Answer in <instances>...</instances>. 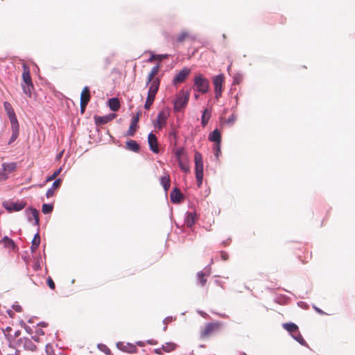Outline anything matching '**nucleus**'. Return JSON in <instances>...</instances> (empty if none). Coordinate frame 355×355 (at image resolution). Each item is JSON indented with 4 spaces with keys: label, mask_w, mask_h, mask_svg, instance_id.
<instances>
[{
    "label": "nucleus",
    "mask_w": 355,
    "mask_h": 355,
    "mask_svg": "<svg viewBox=\"0 0 355 355\" xmlns=\"http://www.w3.org/2000/svg\"><path fill=\"white\" fill-rule=\"evenodd\" d=\"M220 257L223 261H227L229 258L228 254L225 251L220 252Z\"/></svg>",
    "instance_id": "nucleus-41"
},
{
    "label": "nucleus",
    "mask_w": 355,
    "mask_h": 355,
    "mask_svg": "<svg viewBox=\"0 0 355 355\" xmlns=\"http://www.w3.org/2000/svg\"><path fill=\"white\" fill-rule=\"evenodd\" d=\"M3 207L9 212L19 211L23 209L26 206V202L23 201L19 202H5L3 204Z\"/></svg>",
    "instance_id": "nucleus-9"
},
{
    "label": "nucleus",
    "mask_w": 355,
    "mask_h": 355,
    "mask_svg": "<svg viewBox=\"0 0 355 355\" xmlns=\"http://www.w3.org/2000/svg\"><path fill=\"white\" fill-rule=\"evenodd\" d=\"M211 116V111L209 109H205L202 115L201 123L203 127L207 125L208 121Z\"/></svg>",
    "instance_id": "nucleus-26"
},
{
    "label": "nucleus",
    "mask_w": 355,
    "mask_h": 355,
    "mask_svg": "<svg viewBox=\"0 0 355 355\" xmlns=\"http://www.w3.org/2000/svg\"><path fill=\"white\" fill-rule=\"evenodd\" d=\"M148 343L151 344V345H156L157 344V341H155L154 340H148Z\"/></svg>",
    "instance_id": "nucleus-46"
},
{
    "label": "nucleus",
    "mask_w": 355,
    "mask_h": 355,
    "mask_svg": "<svg viewBox=\"0 0 355 355\" xmlns=\"http://www.w3.org/2000/svg\"><path fill=\"white\" fill-rule=\"evenodd\" d=\"M4 109L9 117L10 123H17V119L11 104L7 101L3 103Z\"/></svg>",
    "instance_id": "nucleus-13"
},
{
    "label": "nucleus",
    "mask_w": 355,
    "mask_h": 355,
    "mask_svg": "<svg viewBox=\"0 0 355 355\" xmlns=\"http://www.w3.org/2000/svg\"><path fill=\"white\" fill-rule=\"evenodd\" d=\"M237 119V114L232 113V115L225 121L229 125H233Z\"/></svg>",
    "instance_id": "nucleus-35"
},
{
    "label": "nucleus",
    "mask_w": 355,
    "mask_h": 355,
    "mask_svg": "<svg viewBox=\"0 0 355 355\" xmlns=\"http://www.w3.org/2000/svg\"><path fill=\"white\" fill-rule=\"evenodd\" d=\"M137 347L135 346L130 345V350H128V352H130V353H135V352H137Z\"/></svg>",
    "instance_id": "nucleus-44"
},
{
    "label": "nucleus",
    "mask_w": 355,
    "mask_h": 355,
    "mask_svg": "<svg viewBox=\"0 0 355 355\" xmlns=\"http://www.w3.org/2000/svg\"><path fill=\"white\" fill-rule=\"evenodd\" d=\"M54 191L55 190H53V189H51V188L49 189H48L46 191V197L49 198L53 196Z\"/></svg>",
    "instance_id": "nucleus-42"
},
{
    "label": "nucleus",
    "mask_w": 355,
    "mask_h": 355,
    "mask_svg": "<svg viewBox=\"0 0 355 355\" xmlns=\"http://www.w3.org/2000/svg\"><path fill=\"white\" fill-rule=\"evenodd\" d=\"M155 352L157 354H161V349H156L155 350Z\"/></svg>",
    "instance_id": "nucleus-47"
},
{
    "label": "nucleus",
    "mask_w": 355,
    "mask_h": 355,
    "mask_svg": "<svg viewBox=\"0 0 355 355\" xmlns=\"http://www.w3.org/2000/svg\"><path fill=\"white\" fill-rule=\"evenodd\" d=\"M62 168H60L55 170L51 176H49L46 179V182H50L55 180L60 173Z\"/></svg>",
    "instance_id": "nucleus-36"
},
{
    "label": "nucleus",
    "mask_w": 355,
    "mask_h": 355,
    "mask_svg": "<svg viewBox=\"0 0 355 355\" xmlns=\"http://www.w3.org/2000/svg\"><path fill=\"white\" fill-rule=\"evenodd\" d=\"M90 101V92L88 87H85L80 94V112L83 114L85 111L87 105Z\"/></svg>",
    "instance_id": "nucleus-8"
},
{
    "label": "nucleus",
    "mask_w": 355,
    "mask_h": 355,
    "mask_svg": "<svg viewBox=\"0 0 355 355\" xmlns=\"http://www.w3.org/2000/svg\"><path fill=\"white\" fill-rule=\"evenodd\" d=\"M197 219L196 214L194 212H189L187 214L185 224L187 227H191L196 223Z\"/></svg>",
    "instance_id": "nucleus-21"
},
{
    "label": "nucleus",
    "mask_w": 355,
    "mask_h": 355,
    "mask_svg": "<svg viewBox=\"0 0 355 355\" xmlns=\"http://www.w3.org/2000/svg\"><path fill=\"white\" fill-rule=\"evenodd\" d=\"M30 211L32 215V217L33 218V219L35 220V225H38L39 222H40L38 211L36 209L31 208V209H30Z\"/></svg>",
    "instance_id": "nucleus-32"
},
{
    "label": "nucleus",
    "mask_w": 355,
    "mask_h": 355,
    "mask_svg": "<svg viewBox=\"0 0 355 355\" xmlns=\"http://www.w3.org/2000/svg\"><path fill=\"white\" fill-rule=\"evenodd\" d=\"M171 135H174V137H175V132H171Z\"/></svg>",
    "instance_id": "nucleus-48"
},
{
    "label": "nucleus",
    "mask_w": 355,
    "mask_h": 355,
    "mask_svg": "<svg viewBox=\"0 0 355 355\" xmlns=\"http://www.w3.org/2000/svg\"><path fill=\"white\" fill-rule=\"evenodd\" d=\"M40 244V236L39 234H36L32 240L31 250L35 252Z\"/></svg>",
    "instance_id": "nucleus-28"
},
{
    "label": "nucleus",
    "mask_w": 355,
    "mask_h": 355,
    "mask_svg": "<svg viewBox=\"0 0 355 355\" xmlns=\"http://www.w3.org/2000/svg\"><path fill=\"white\" fill-rule=\"evenodd\" d=\"M8 179V175L4 171H0V180H6Z\"/></svg>",
    "instance_id": "nucleus-43"
},
{
    "label": "nucleus",
    "mask_w": 355,
    "mask_h": 355,
    "mask_svg": "<svg viewBox=\"0 0 355 355\" xmlns=\"http://www.w3.org/2000/svg\"><path fill=\"white\" fill-rule=\"evenodd\" d=\"M160 69V64H158L153 67L148 75L146 85L149 86L148 96L144 105L146 110H150L153 105L155 95L159 90L160 85V78L157 77Z\"/></svg>",
    "instance_id": "nucleus-1"
},
{
    "label": "nucleus",
    "mask_w": 355,
    "mask_h": 355,
    "mask_svg": "<svg viewBox=\"0 0 355 355\" xmlns=\"http://www.w3.org/2000/svg\"><path fill=\"white\" fill-rule=\"evenodd\" d=\"M22 83L21 84L23 92L29 98L31 97L34 86L31 77L30 69L26 64H23Z\"/></svg>",
    "instance_id": "nucleus-3"
},
{
    "label": "nucleus",
    "mask_w": 355,
    "mask_h": 355,
    "mask_svg": "<svg viewBox=\"0 0 355 355\" xmlns=\"http://www.w3.org/2000/svg\"><path fill=\"white\" fill-rule=\"evenodd\" d=\"M1 243H3V246L9 250L15 251L17 248L13 240L6 236L1 239Z\"/></svg>",
    "instance_id": "nucleus-18"
},
{
    "label": "nucleus",
    "mask_w": 355,
    "mask_h": 355,
    "mask_svg": "<svg viewBox=\"0 0 355 355\" xmlns=\"http://www.w3.org/2000/svg\"><path fill=\"white\" fill-rule=\"evenodd\" d=\"M209 139L215 144H220L221 142V135L218 129H215L209 136Z\"/></svg>",
    "instance_id": "nucleus-23"
},
{
    "label": "nucleus",
    "mask_w": 355,
    "mask_h": 355,
    "mask_svg": "<svg viewBox=\"0 0 355 355\" xmlns=\"http://www.w3.org/2000/svg\"><path fill=\"white\" fill-rule=\"evenodd\" d=\"M11 124L12 135L10 139V143L13 142L19 136V123H14Z\"/></svg>",
    "instance_id": "nucleus-22"
},
{
    "label": "nucleus",
    "mask_w": 355,
    "mask_h": 355,
    "mask_svg": "<svg viewBox=\"0 0 355 355\" xmlns=\"http://www.w3.org/2000/svg\"><path fill=\"white\" fill-rule=\"evenodd\" d=\"M168 58V54H163V55L152 54L151 56L148 58V62H153L154 60H158L160 62L163 59Z\"/></svg>",
    "instance_id": "nucleus-29"
},
{
    "label": "nucleus",
    "mask_w": 355,
    "mask_h": 355,
    "mask_svg": "<svg viewBox=\"0 0 355 355\" xmlns=\"http://www.w3.org/2000/svg\"><path fill=\"white\" fill-rule=\"evenodd\" d=\"M189 73L190 69L187 68H184L180 71H179L178 73L175 76L173 80V83L178 84L182 83L189 76Z\"/></svg>",
    "instance_id": "nucleus-15"
},
{
    "label": "nucleus",
    "mask_w": 355,
    "mask_h": 355,
    "mask_svg": "<svg viewBox=\"0 0 355 355\" xmlns=\"http://www.w3.org/2000/svg\"><path fill=\"white\" fill-rule=\"evenodd\" d=\"M207 275H209V274H207L202 271L198 272L197 277L200 286H203L205 285L207 282V279L205 278V277Z\"/></svg>",
    "instance_id": "nucleus-30"
},
{
    "label": "nucleus",
    "mask_w": 355,
    "mask_h": 355,
    "mask_svg": "<svg viewBox=\"0 0 355 355\" xmlns=\"http://www.w3.org/2000/svg\"><path fill=\"white\" fill-rule=\"evenodd\" d=\"M177 347V345L174 343H166L162 346V349L166 352H171L175 350Z\"/></svg>",
    "instance_id": "nucleus-31"
},
{
    "label": "nucleus",
    "mask_w": 355,
    "mask_h": 355,
    "mask_svg": "<svg viewBox=\"0 0 355 355\" xmlns=\"http://www.w3.org/2000/svg\"><path fill=\"white\" fill-rule=\"evenodd\" d=\"M141 115V112L140 111H139L136 113V115L133 117L132 122L130 123V125L129 127V129L127 132L128 136L132 137V136L135 135V134L137 131V129L138 128L137 123H138V121L139 120Z\"/></svg>",
    "instance_id": "nucleus-12"
},
{
    "label": "nucleus",
    "mask_w": 355,
    "mask_h": 355,
    "mask_svg": "<svg viewBox=\"0 0 355 355\" xmlns=\"http://www.w3.org/2000/svg\"><path fill=\"white\" fill-rule=\"evenodd\" d=\"M187 40H194L195 37L189 32L182 31L181 33L177 35V37L174 40V42L182 43Z\"/></svg>",
    "instance_id": "nucleus-17"
},
{
    "label": "nucleus",
    "mask_w": 355,
    "mask_h": 355,
    "mask_svg": "<svg viewBox=\"0 0 355 355\" xmlns=\"http://www.w3.org/2000/svg\"><path fill=\"white\" fill-rule=\"evenodd\" d=\"M53 209V205L51 204H43L42 205V212L44 214H50Z\"/></svg>",
    "instance_id": "nucleus-33"
},
{
    "label": "nucleus",
    "mask_w": 355,
    "mask_h": 355,
    "mask_svg": "<svg viewBox=\"0 0 355 355\" xmlns=\"http://www.w3.org/2000/svg\"><path fill=\"white\" fill-rule=\"evenodd\" d=\"M175 157L178 159V162L182 160V157L184 155V150L182 148H179L176 150L175 153Z\"/></svg>",
    "instance_id": "nucleus-34"
},
{
    "label": "nucleus",
    "mask_w": 355,
    "mask_h": 355,
    "mask_svg": "<svg viewBox=\"0 0 355 355\" xmlns=\"http://www.w3.org/2000/svg\"><path fill=\"white\" fill-rule=\"evenodd\" d=\"M189 98V95L187 93L182 92L176 98L174 104V109L180 111L182 108L184 107Z\"/></svg>",
    "instance_id": "nucleus-10"
},
{
    "label": "nucleus",
    "mask_w": 355,
    "mask_h": 355,
    "mask_svg": "<svg viewBox=\"0 0 355 355\" xmlns=\"http://www.w3.org/2000/svg\"><path fill=\"white\" fill-rule=\"evenodd\" d=\"M148 142L150 149L155 153H158L159 150L158 148L157 139L153 133H150L148 136Z\"/></svg>",
    "instance_id": "nucleus-14"
},
{
    "label": "nucleus",
    "mask_w": 355,
    "mask_h": 355,
    "mask_svg": "<svg viewBox=\"0 0 355 355\" xmlns=\"http://www.w3.org/2000/svg\"><path fill=\"white\" fill-rule=\"evenodd\" d=\"M168 119V113L164 111H161L158 113L156 120L154 122V125L158 130H162L166 124Z\"/></svg>",
    "instance_id": "nucleus-11"
},
{
    "label": "nucleus",
    "mask_w": 355,
    "mask_h": 355,
    "mask_svg": "<svg viewBox=\"0 0 355 355\" xmlns=\"http://www.w3.org/2000/svg\"><path fill=\"white\" fill-rule=\"evenodd\" d=\"M36 332L39 335H44V331L41 329H38Z\"/></svg>",
    "instance_id": "nucleus-45"
},
{
    "label": "nucleus",
    "mask_w": 355,
    "mask_h": 355,
    "mask_svg": "<svg viewBox=\"0 0 355 355\" xmlns=\"http://www.w3.org/2000/svg\"><path fill=\"white\" fill-rule=\"evenodd\" d=\"M283 328L290 333L291 336L297 340L299 343L302 345H306V343L305 340L303 338L301 335L298 327L293 322L284 323L282 324Z\"/></svg>",
    "instance_id": "nucleus-4"
},
{
    "label": "nucleus",
    "mask_w": 355,
    "mask_h": 355,
    "mask_svg": "<svg viewBox=\"0 0 355 355\" xmlns=\"http://www.w3.org/2000/svg\"><path fill=\"white\" fill-rule=\"evenodd\" d=\"M47 285L51 289V290H55V283L53 282V280L52 279V278L51 277H49L47 278Z\"/></svg>",
    "instance_id": "nucleus-38"
},
{
    "label": "nucleus",
    "mask_w": 355,
    "mask_h": 355,
    "mask_svg": "<svg viewBox=\"0 0 355 355\" xmlns=\"http://www.w3.org/2000/svg\"><path fill=\"white\" fill-rule=\"evenodd\" d=\"M108 105L112 111H118L120 108V102L117 98H112L108 101Z\"/></svg>",
    "instance_id": "nucleus-25"
},
{
    "label": "nucleus",
    "mask_w": 355,
    "mask_h": 355,
    "mask_svg": "<svg viewBox=\"0 0 355 355\" xmlns=\"http://www.w3.org/2000/svg\"><path fill=\"white\" fill-rule=\"evenodd\" d=\"M194 160L196 177L198 186L200 187L202 183L203 179V162L202 155L198 152H196L194 155Z\"/></svg>",
    "instance_id": "nucleus-5"
},
{
    "label": "nucleus",
    "mask_w": 355,
    "mask_h": 355,
    "mask_svg": "<svg viewBox=\"0 0 355 355\" xmlns=\"http://www.w3.org/2000/svg\"><path fill=\"white\" fill-rule=\"evenodd\" d=\"M17 168V163L10 162V163H3L2 164V169L5 173H10L15 171Z\"/></svg>",
    "instance_id": "nucleus-24"
},
{
    "label": "nucleus",
    "mask_w": 355,
    "mask_h": 355,
    "mask_svg": "<svg viewBox=\"0 0 355 355\" xmlns=\"http://www.w3.org/2000/svg\"><path fill=\"white\" fill-rule=\"evenodd\" d=\"M103 347H104V348H103V350H105V348H106L107 350H109V349L106 347V346H103Z\"/></svg>",
    "instance_id": "nucleus-50"
},
{
    "label": "nucleus",
    "mask_w": 355,
    "mask_h": 355,
    "mask_svg": "<svg viewBox=\"0 0 355 355\" xmlns=\"http://www.w3.org/2000/svg\"><path fill=\"white\" fill-rule=\"evenodd\" d=\"M170 176L166 174L160 178V182L164 187V191L166 192L170 188Z\"/></svg>",
    "instance_id": "nucleus-27"
},
{
    "label": "nucleus",
    "mask_w": 355,
    "mask_h": 355,
    "mask_svg": "<svg viewBox=\"0 0 355 355\" xmlns=\"http://www.w3.org/2000/svg\"><path fill=\"white\" fill-rule=\"evenodd\" d=\"M125 148L135 153H139L140 150V146L136 141L130 139L126 141Z\"/></svg>",
    "instance_id": "nucleus-20"
},
{
    "label": "nucleus",
    "mask_w": 355,
    "mask_h": 355,
    "mask_svg": "<svg viewBox=\"0 0 355 355\" xmlns=\"http://www.w3.org/2000/svg\"><path fill=\"white\" fill-rule=\"evenodd\" d=\"M62 180L60 179H56L54 182L53 183L52 187L51 189H53V190H55L56 189L59 188L61 185Z\"/></svg>",
    "instance_id": "nucleus-39"
},
{
    "label": "nucleus",
    "mask_w": 355,
    "mask_h": 355,
    "mask_svg": "<svg viewBox=\"0 0 355 355\" xmlns=\"http://www.w3.org/2000/svg\"><path fill=\"white\" fill-rule=\"evenodd\" d=\"M222 328L223 323L220 322L207 323L200 331V338L201 340H207L220 331Z\"/></svg>",
    "instance_id": "nucleus-2"
},
{
    "label": "nucleus",
    "mask_w": 355,
    "mask_h": 355,
    "mask_svg": "<svg viewBox=\"0 0 355 355\" xmlns=\"http://www.w3.org/2000/svg\"><path fill=\"white\" fill-rule=\"evenodd\" d=\"M220 144H215L214 150H215V155L216 157H218L219 154L220 153Z\"/></svg>",
    "instance_id": "nucleus-40"
},
{
    "label": "nucleus",
    "mask_w": 355,
    "mask_h": 355,
    "mask_svg": "<svg viewBox=\"0 0 355 355\" xmlns=\"http://www.w3.org/2000/svg\"><path fill=\"white\" fill-rule=\"evenodd\" d=\"M225 80L224 75L219 74L213 78V83L214 86V91L216 94V98L218 99L223 92V86Z\"/></svg>",
    "instance_id": "nucleus-7"
},
{
    "label": "nucleus",
    "mask_w": 355,
    "mask_h": 355,
    "mask_svg": "<svg viewBox=\"0 0 355 355\" xmlns=\"http://www.w3.org/2000/svg\"><path fill=\"white\" fill-rule=\"evenodd\" d=\"M116 116V114H111L107 116H95L94 120L96 125H103L108 123L109 121H112L114 117Z\"/></svg>",
    "instance_id": "nucleus-16"
},
{
    "label": "nucleus",
    "mask_w": 355,
    "mask_h": 355,
    "mask_svg": "<svg viewBox=\"0 0 355 355\" xmlns=\"http://www.w3.org/2000/svg\"><path fill=\"white\" fill-rule=\"evenodd\" d=\"M183 195L180 192V189L175 188L171 193V200L173 203H179L182 201Z\"/></svg>",
    "instance_id": "nucleus-19"
},
{
    "label": "nucleus",
    "mask_w": 355,
    "mask_h": 355,
    "mask_svg": "<svg viewBox=\"0 0 355 355\" xmlns=\"http://www.w3.org/2000/svg\"><path fill=\"white\" fill-rule=\"evenodd\" d=\"M103 347H104V348H103V350H105V348H106L107 350H109V349L106 347V346H103Z\"/></svg>",
    "instance_id": "nucleus-49"
},
{
    "label": "nucleus",
    "mask_w": 355,
    "mask_h": 355,
    "mask_svg": "<svg viewBox=\"0 0 355 355\" xmlns=\"http://www.w3.org/2000/svg\"><path fill=\"white\" fill-rule=\"evenodd\" d=\"M194 87L196 91L201 92L202 94H205L209 89V80L202 74H199L194 78Z\"/></svg>",
    "instance_id": "nucleus-6"
},
{
    "label": "nucleus",
    "mask_w": 355,
    "mask_h": 355,
    "mask_svg": "<svg viewBox=\"0 0 355 355\" xmlns=\"http://www.w3.org/2000/svg\"><path fill=\"white\" fill-rule=\"evenodd\" d=\"M178 164L181 169L184 171V172H189V166L187 164V163L184 162L183 160L178 162Z\"/></svg>",
    "instance_id": "nucleus-37"
}]
</instances>
